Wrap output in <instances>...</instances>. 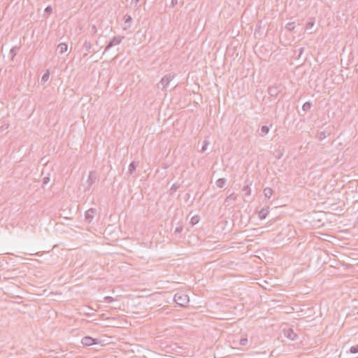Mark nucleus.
<instances>
[{
    "mask_svg": "<svg viewBox=\"0 0 358 358\" xmlns=\"http://www.w3.org/2000/svg\"><path fill=\"white\" fill-rule=\"evenodd\" d=\"M96 213V210L94 208H91L89 210H87L85 212V222L87 223H91Z\"/></svg>",
    "mask_w": 358,
    "mask_h": 358,
    "instance_id": "6",
    "label": "nucleus"
},
{
    "mask_svg": "<svg viewBox=\"0 0 358 358\" xmlns=\"http://www.w3.org/2000/svg\"><path fill=\"white\" fill-rule=\"evenodd\" d=\"M91 31L94 34H95L97 31V29L95 25L92 26V30Z\"/></svg>",
    "mask_w": 358,
    "mask_h": 358,
    "instance_id": "34",
    "label": "nucleus"
},
{
    "mask_svg": "<svg viewBox=\"0 0 358 358\" xmlns=\"http://www.w3.org/2000/svg\"><path fill=\"white\" fill-rule=\"evenodd\" d=\"M312 103L310 101L305 102L302 106V109L304 111H307L310 109Z\"/></svg>",
    "mask_w": 358,
    "mask_h": 358,
    "instance_id": "19",
    "label": "nucleus"
},
{
    "mask_svg": "<svg viewBox=\"0 0 358 358\" xmlns=\"http://www.w3.org/2000/svg\"><path fill=\"white\" fill-rule=\"evenodd\" d=\"M273 191L271 187H266L264 189V194L266 198H270L271 196L273 194Z\"/></svg>",
    "mask_w": 358,
    "mask_h": 358,
    "instance_id": "14",
    "label": "nucleus"
},
{
    "mask_svg": "<svg viewBox=\"0 0 358 358\" xmlns=\"http://www.w3.org/2000/svg\"><path fill=\"white\" fill-rule=\"evenodd\" d=\"M49 181H50V178L49 177L43 178V185H44L48 184L49 182Z\"/></svg>",
    "mask_w": 358,
    "mask_h": 358,
    "instance_id": "32",
    "label": "nucleus"
},
{
    "mask_svg": "<svg viewBox=\"0 0 358 358\" xmlns=\"http://www.w3.org/2000/svg\"><path fill=\"white\" fill-rule=\"evenodd\" d=\"M350 353L352 354H356L358 352V344L357 345H353L350 348Z\"/></svg>",
    "mask_w": 358,
    "mask_h": 358,
    "instance_id": "26",
    "label": "nucleus"
},
{
    "mask_svg": "<svg viewBox=\"0 0 358 358\" xmlns=\"http://www.w3.org/2000/svg\"><path fill=\"white\" fill-rule=\"evenodd\" d=\"M171 4L173 6H175L178 4V0H171Z\"/></svg>",
    "mask_w": 358,
    "mask_h": 358,
    "instance_id": "35",
    "label": "nucleus"
},
{
    "mask_svg": "<svg viewBox=\"0 0 358 358\" xmlns=\"http://www.w3.org/2000/svg\"><path fill=\"white\" fill-rule=\"evenodd\" d=\"M268 93L271 96L276 97L278 95V94L280 93L279 86L274 85V86L269 87L268 89Z\"/></svg>",
    "mask_w": 358,
    "mask_h": 358,
    "instance_id": "8",
    "label": "nucleus"
},
{
    "mask_svg": "<svg viewBox=\"0 0 358 358\" xmlns=\"http://www.w3.org/2000/svg\"><path fill=\"white\" fill-rule=\"evenodd\" d=\"M248 340L247 338H242L240 339L239 344L241 346H245L248 345Z\"/></svg>",
    "mask_w": 358,
    "mask_h": 358,
    "instance_id": "25",
    "label": "nucleus"
},
{
    "mask_svg": "<svg viewBox=\"0 0 358 358\" xmlns=\"http://www.w3.org/2000/svg\"><path fill=\"white\" fill-rule=\"evenodd\" d=\"M294 28H295V22H289L287 23L285 25V29L289 31H293L294 29Z\"/></svg>",
    "mask_w": 358,
    "mask_h": 358,
    "instance_id": "16",
    "label": "nucleus"
},
{
    "mask_svg": "<svg viewBox=\"0 0 358 358\" xmlns=\"http://www.w3.org/2000/svg\"><path fill=\"white\" fill-rule=\"evenodd\" d=\"M242 191L245 192V195L249 196L251 194V190L249 186L247 185L243 187Z\"/></svg>",
    "mask_w": 358,
    "mask_h": 358,
    "instance_id": "21",
    "label": "nucleus"
},
{
    "mask_svg": "<svg viewBox=\"0 0 358 358\" xmlns=\"http://www.w3.org/2000/svg\"><path fill=\"white\" fill-rule=\"evenodd\" d=\"M52 12V8L51 6H48L45 8V10H44V13L45 14H50Z\"/></svg>",
    "mask_w": 358,
    "mask_h": 358,
    "instance_id": "30",
    "label": "nucleus"
},
{
    "mask_svg": "<svg viewBox=\"0 0 358 358\" xmlns=\"http://www.w3.org/2000/svg\"><path fill=\"white\" fill-rule=\"evenodd\" d=\"M268 213V208H263L259 212V217L260 220H264L266 217Z\"/></svg>",
    "mask_w": 358,
    "mask_h": 358,
    "instance_id": "12",
    "label": "nucleus"
},
{
    "mask_svg": "<svg viewBox=\"0 0 358 358\" xmlns=\"http://www.w3.org/2000/svg\"><path fill=\"white\" fill-rule=\"evenodd\" d=\"M81 343L84 346H91L92 345L98 344L99 341L96 338H93L91 336H85L82 338Z\"/></svg>",
    "mask_w": 358,
    "mask_h": 358,
    "instance_id": "5",
    "label": "nucleus"
},
{
    "mask_svg": "<svg viewBox=\"0 0 358 358\" xmlns=\"http://www.w3.org/2000/svg\"><path fill=\"white\" fill-rule=\"evenodd\" d=\"M92 43L91 42L88 41H85L84 44H83V47L86 50V53L85 54V55L87 54V52H89L92 48Z\"/></svg>",
    "mask_w": 358,
    "mask_h": 358,
    "instance_id": "15",
    "label": "nucleus"
},
{
    "mask_svg": "<svg viewBox=\"0 0 358 358\" xmlns=\"http://www.w3.org/2000/svg\"><path fill=\"white\" fill-rule=\"evenodd\" d=\"M17 48L16 47H13L10 49L9 54L11 56L12 59L17 55Z\"/></svg>",
    "mask_w": 358,
    "mask_h": 358,
    "instance_id": "24",
    "label": "nucleus"
},
{
    "mask_svg": "<svg viewBox=\"0 0 358 358\" xmlns=\"http://www.w3.org/2000/svg\"><path fill=\"white\" fill-rule=\"evenodd\" d=\"M172 189L176 190L178 189V186L176 184H173L171 187Z\"/></svg>",
    "mask_w": 358,
    "mask_h": 358,
    "instance_id": "37",
    "label": "nucleus"
},
{
    "mask_svg": "<svg viewBox=\"0 0 358 358\" xmlns=\"http://www.w3.org/2000/svg\"><path fill=\"white\" fill-rule=\"evenodd\" d=\"M286 336L289 338L290 340L294 341L297 338V335L296 333L294 332V331L291 329H289L287 334Z\"/></svg>",
    "mask_w": 358,
    "mask_h": 358,
    "instance_id": "13",
    "label": "nucleus"
},
{
    "mask_svg": "<svg viewBox=\"0 0 358 358\" xmlns=\"http://www.w3.org/2000/svg\"><path fill=\"white\" fill-rule=\"evenodd\" d=\"M315 24V22L314 20H310L309 22H308L306 24V29L308 30V29H311Z\"/></svg>",
    "mask_w": 358,
    "mask_h": 358,
    "instance_id": "27",
    "label": "nucleus"
},
{
    "mask_svg": "<svg viewBox=\"0 0 358 358\" xmlns=\"http://www.w3.org/2000/svg\"><path fill=\"white\" fill-rule=\"evenodd\" d=\"M173 78V75L171 73L164 76L162 78L161 81L157 84V87L162 90L165 89Z\"/></svg>",
    "mask_w": 358,
    "mask_h": 358,
    "instance_id": "3",
    "label": "nucleus"
},
{
    "mask_svg": "<svg viewBox=\"0 0 358 358\" xmlns=\"http://www.w3.org/2000/svg\"><path fill=\"white\" fill-rule=\"evenodd\" d=\"M173 299L180 306H184L189 301L187 295L181 293L176 294Z\"/></svg>",
    "mask_w": 358,
    "mask_h": 358,
    "instance_id": "2",
    "label": "nucleus"
},
{
    "mask_svg": "<svg viewBox=\"0 0 358 358\" xmlns=\"http://www.w3.org/2000/svg\"><path fill=\"white\" fill-rule=\"evenodd\" d=\"M199 221V217L198 215H194L192 217L191 219V224L192 225H194L196 224H197Z\"/></svg>",
    "mask_w": 358,
    "mask_h": 358,
    "instance_id": "23",
    "label": "nucleus"
},
{
    "mask_svg": "<svg viewBox=\"0 0 358 358\" xmlns=\"http://www.w3.org/2000/svg\"><path fill=\"white\" fill-rule=\"evenodd\" d=\"M357 186H358V180H357Z\"/></svg>",
    "mask_w": 358,
    "mask_h": 358,
    "instance_id": "38",
    "label": "nucleus"
},
{
    "mask_svg": "<svg viewBox=\"0 0 358 358\" xmlns=\"http://www.w3.org/2000/svg\"><path fill=\"white\" fill-rule=\"evenodd\" d=\"M140 1L141 0H132L131 3L134 4V7H137Z\"/></svg>",
    "mask_w": 358,
    "mask_h": 358,
    "instance_id": "33",
    "label": "nucleus"
},
{
    "mask_svg": "<svg viewBox=\"0 0 358 358\" xmlns=\"http://www.w3.org/2000/svg\"><path fill=\"white\" fill-rule=\"evenodd\" d=\"M227 182V180L225 178H219L217 181H216V185L218 187L220 188H222L224 187V185H225Z\"/></svg>",
    "mask_w": 358,
    "mask_h": 358,
    "instance_id": "17",
    "label": "nucleus"
},
{
    "mask_svg": "<svg viewBox=\"0 0 358 358\" xmlns=\"http://www.w3.org/2000/svg\"><path fill=\"white\" fill-rule=\"evenodd\" d=\"M269 129H269V127L268 126H266V125L262 126L261 127V136H263L267 134L268 133V131H269Z\"/></svg>",
    "mask_w": 358,
    "mask_h": 358,
    "instance_id": "18",
    "label": "nucleus"
},
{
    "mask_svg": "<svg viewBox=\"0 0 358 358\" xmlns=\"http://www.w3.org/2000/svg\"><path fill=\"white\" fill-rule=\"evenodd\" d=\"M138 163L135 161H133L132 162L130 163L128 170V173L129 175H132L135 172L136 167L138 166Z\"/></svg>",
    "mask_w": 358,
    "mask_h": 358,
    "instance_id": "11",
    "label": "nucleus"
},
{
    "mask_svg": "<svg viewBox=\"0 0 358 358\" xmlns=\"http://www.w3.org/2000/svg\"><path fill=\"white\" fill-rule=\"evenodd\" d=\"M68 45L66 43H61L57 45V50L60 53L63 54L67 51Z\"/></svg>",
    "mask_w": 358,
    "mask_h": 358,
    "instance_id": "10",
    "label": "nucleus"
},
{
    "mask_svg": "<svg viewBox=\"0 0 358 358\" xmlns=\"http://www.w3.org/2000/svg\"><path fill=\"white\" fill-rule=\"evenodd\" d=\"M123 20H124V22L125 24V27H124V29L126 30L127 29H129L130 27H131V22L132 20V17H131V15H128V14H126L124 17H123Z\"/></svg>",
    "mask_w": 358,
    "mask_h": 358,
    "instance_id": "9",
    "label": "nucleus"
},
{
    "mask_svg": "<svg viewBox=\"0 0 358 358\" xmlns=\"http://www.w3.org/2000/svg\"><path fill=\"white\" fill-rule=\"evenodd\" d=\"M49 77H50V73H49V71H47L42 76L41 78V82L42 83H45L46 81H48V80L49 79Z\"/></svg>",
    "mask_w": 358,
    "mask_h": 358,
    "instance_id": "20",
    "label": "nucleus"
},
{
    "mask_svg": "<svg viewBox=\"0 0 358 358\" xmlns=\"http://www.w3.org/2000/svg\"><path fill=\"white\" fill-rule=\"evenodd\" d=\"M115 301V299L112 296H107L104 297V301L106 303H111Z\"/></svg>",
    "mask_w": 358,
    "mask_h": 358,
    "instance_id": "31",
    "label": "nucleus"
},
{
    "mask_svg": "<svg viewBox=\"0 0 358 358\" xmlns=\"http://www.w3.org/2000/svg\"><path fill=\"white\" fill-rule=\"evenodd\" d=\"M209 144V142L207 140L203 141V145L201 149V152H204L207 150V147Z\"/></svg>",
    "mask_w": 358,
    "mask_h": 358,
    "instance_id": "22",
    "label": "nucleus"
},
{
    "mask_svg": "<svg viewBox=\"0 0 358 358\" xmlns=\"http://www.w3.org/2000/svg\"><path fill=\"white\" fill-rule=\"evenodd\" d=\"M331 132V129H327L324 131H319L317 135V138L319 141H322L326 138L327 136H330Z\"/></svg>",
    "mask_w": 358,
    "mask_h": 358,
    "instance_id": "7",
    "label": "nucleus"
},
{
    "mask_svg": "<svg viewBox=\"0 0 358 358\" xmlns=\"http://www.w3.org/2000/svg\"><path fill=\"white\" fill-rule=\"evenodd\" d=\"M304 51V48H301L299 49V56L302 55V53Z\"/></svg>",
    "mask_w": 358,
    "mask_h": 358,
    "instance_id": "36",
    "label": "nucleus"
},
{
    "mask_svg": "<svg viewBox=\"0 0 358 358\" xmlns=\"http://www.w3.org/2000/svg\"><path fill=\"white\" fill-rule=\"evenodd\" d=\"M183 230V227L182 225H179L178 226L175 230H174V234H180Z\"/></svg>",
    "mask_w": 358,
    "mask_h": 358,
    "instance_id": "29",
    "label": "nucleus"
},
{
    "mask_svg": "<svg viewBox=\"0 0 358 358\" xmlns=\"http://www.w3.org/2000/svg\"><path fill=\"white\" fill-rule=\"evenodd\" d=\"M124 38V36H114L106 46L103 53L108 51L113 46L120 44Z\"/></svg>",
    "mask_w": 358,
    "mask_h": 358,
    "instance_id": "1",
    "label": "nucleus"
},
{
    "mask_svg": "<svg viewBox=\"0 0 358 358\" xmlns=\"http://www.w3.org/2000/svg\"><path fill=\"white\" fill-rule=\"evenodd\" d=\"M236 196L233 193V194H231L230 195H229L226 198L225 202H228L230 200H236Z\"/></svg>",
    "mask_w": 358,
    "mask_h": 358,
    "instance_id": "28",
    "label": "nucleus"
},
{
    "mask_svg": "<svg viewBox=\"0 0 358 358\" xmlns=\"http://www.w3.org/2000/svg\"><path fill=\"white\" fill-rule=\"evenodd\" d=\"M96 180V174L94 171H91L89 173L88 178L86 181L87 186L85 189V192L88 191L91 186L94 183Z\"/></svg>",
    "mask_w": 358,
    "mask_h": 358,
    "instance_id": "4",
    "label": "nucleus"
}]
</instances>
